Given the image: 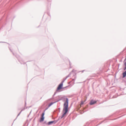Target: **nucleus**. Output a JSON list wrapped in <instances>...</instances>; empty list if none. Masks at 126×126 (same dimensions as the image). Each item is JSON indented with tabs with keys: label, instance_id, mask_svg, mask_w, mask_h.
I'll return each instance as SVG.
<instances>
[{
	"label": "nucleus",
	"instance_id": "nucleus-37",
	"mask_svg": "<svg viewBox=\"0 0 126 126\" xmlns=\"http://www.w3.org/2000/svg\"><path fill=\"white\" fill-rule=\"evenodd\" d=\"M48 15H49V16H50V15L49 14H48Z\"/></svg>",
	"mask_w": 126,
	"mask_h": 126
},
{
	"label": "nucleus",
	"instance_id": "nucleus-3",
	"mask_svg": "<svg viewBox=\"0 0 126 126\" xmlns=\"http://www.w3.org/2000/svg\"><path fill=\"white\" fill-rule=\"evenodd\" d=\"M12 53L13 55L15 56L17 59L18 61L21 64H25L26 63H24L23 60L18 55H15V54L13 52H12Z\"/></svg>",
	"mask_w": 126,
	"mask_h": 126
},
{
	"label": "nucleus",
	"instance_id": "nucleus-8",
	"mask_svg": "<svg viewBox=\"0 0 126 126\" xmlns=\"http://www.w3.org/2000/svg\"><path fill=\"white\" fill-rule=\"evenodd\" d=\"M61 117H59V118H58V119L57 120H53V121H52L53 122V124H55V123H56L58 121V120L60 119H61Z\"/></svg>",
	"mask_w": 126,
	"mask_h": 126
},
{
	"label": "nucleus",
	"instance_id": "nucleus-27",
	"mask_svg": "<svg viewBox=\"0 0 126 126\" xmlns=\"http://www.w3.org/2000/svg\"><path fill=\"white\" fill-rule=\"evenodd\" d=\"M68 86H66V87H63V88L62 89H64V88H66V87H68Z\"/></svg>",
	"mask_w": 126,
	"mask_h": 126
},
{
	"label": "nucleus",
	"instance_id": "nucleus-38",
	"mask_svg": "<svg viewBox=\"0 0 126 126\" xmlns=\"http://www.w3.org/2000/svg\"><path fill=\"white\" fill-rule=\"evenodd\" d=\"M27 107H26V109H27Z\"/></svg>",
	"mask_w": 126,
	"mask_h": 126
},
{
	"label": "nucleus",
	"instance_id": "nucleus-31",
	"mask_svg": "<svg viewBox=\"0 0 126 126\" xmlns=\"http://www.w3.org/2000/svg\"><path fill=\"white\" fill-rule=\"evenodd\" d=\"M70 68H71V66H70Z\"/></svg>",
	"mask_w": 126,
	"mask_h": 126
},
{
	"label": "nucleus",
	"instance_id": "nucleus-34",
	"mask_svg": "<svg viewBox=\"0 0 126 126\" xmlns=\"http://www.w3.org/2000/svg\"><path fill=\"white\" fill-rule=\"evenodd\" d=\"M29 115H28V117L29 116Z\"/></svg>",
	"mask_w": 126,
	"mask_h": 126
},
{
	"label": "nucleus",
	"instance_id": "nucleus-35",
	"mask_svg": "<svg viewBox=\"0 0 126 126\" xmlns=\"http://www.w3.org/2000/svg\"><path fill=\"white\" fill-rule=\"evenodd\" d=\"M84 126H86V125H84Z\"/></svg>",
	"mask_w": 126,
	"mask_h": 126
},
{
	"label": "nucleus",
	"instance_id": "nucleus-2",
	"mask_svg": "<svg viewBox=\"0 0 126 126\" xmlns=\"http://www.w3.org/2000/svg\"><path fill=\"white\" fill-rule=\"evenodd\" d=\"M63 85L62 84H60L57 87L56 91L54 92V94L53 95L52 98L54 99V97L56 94L57 93V92H61V91H60V90L62 89L63 88Z\"/></svg>",
	"mask_w": 126,
	"mask_h": 126
},
{
	"label": "nucleus",
	"instance_id": "nucleus-23",
	"mask_svg": "<svg viewBox=\"0 0 126 126\" xmlns=\"http://www.w3.org/2000/svg\"><path fill=\"white\" fill-rule=\"evenodd\" d=\"M49 107H48H48L47 108H46V109L44 110V111H45L46 110H47L49 108Z\"/></svg>",
	"mask_w": 126,
	"mask_h": 126
},
{
	"label": "nucleus",
	"instance_id": "nucleus-12",
	"mask_svg": "<svg viewBox=\"0 0 126 126\" xmlns=\"http://www.w3.org/2000/svg\"><path fill=\"white\" fill-rule=\"evenodd\" d=\"M66 79L65 78H63V80L60 83L62 84L63 85V83L64 81L66 80Z\"/></svg>",
	"mask_w": 126,
	"mask_h": 126
},
{
	"label": "nucleus",
	"instance_id": "nucleus-21",
	"mask_svg": "<svg viewBox=\"0 0 126 126\" xmlns=\"http://www.w3.org/2000/svg\"><path fill=\"white\" fill-rule=\"evenodd\" d=\"M69 62V65L70 66H71V62L70 61V60H68Z\"/></svg>",
	"mask_w": 126,
	"mask_h": 126
},
{
	"label": "nucleus",
	"instance_id": "nucleus-6",
	"mask_svg": "<svg viewBox=\"0 0 126 126\" xmlns=\"http://www.w3.org/2000/svg\"><path fill=\"white\" fill-rule=\"evenodd\" d=\"M122 79H123L126 76V70L122 73Z\"/></svg>",
	"mask_w": 126,
	"mask_h": 126
},
{
	"label": "nucleus",
	"instance_id": "nucleus-22",
	"mask_svg": "<svg viewBox=\"0 0 126 126\" xmlns=\"http://www.w3.org/2000/svg\"><path fill=\"white\" fill-rule=\"evenodd\" d=\"M75 71V70L74 69H73L71 72V73L72 72H74Z\"/></svg>",
	"mask_w": 126,
	"mask_h": 126
},
{
	"label": "nucleus",
	"instance_id": "nucleus-16",
	"mask_svg": "<svg viewBox=\"0 0 126 126\" xmlns=\"http://www.w3.org/2000/svg\"><path fill=\"white\" fill-rule=\"evenodd\" d=\"M57 112H60V108H58V109L57 110Z\"/></svg>",
	"mask_w": 126,
	"mask_h": 126
},
{
	"label": "nucleus",
	"instance_id": "nucleus-14",
	"mask_svg": "<svg viewBox=\"0 0 126 126\" xmlns=\"http://www.w3.org/2000/svg\"><path fill=\"white\" fill-rule=\"evenodd\" d=\"M21 112H22L21 111L17 115V116L16 117V118L14 120V121H15L17 119V118L20 115V113H21Z\"/></svg>",
	"mask_w": 126,
	"mask_h": 126
},
{
	"label": "nucleus",
	"instance_id": "nucleus-33",
	"mask_svg": "<svg viewBox=\"0 0 126 126\" xmlns=\"http://www.w3.org/2000/svg\"><path fill=\"white\" fill-rule=\"evenodd\" d=\"M119 65H120V64H118V67L119 66Z\"/></svg>",
	"mask_w": 126,
	"mask_h": 126
},
{
	"label": "nucleus",
	"instance_id": "nucleus-15",
	"mask_svg": "<svg viewBox=\"0 0 126 126\" xmlns=\"http://www.w3.org/2000/svg\"><path fill=\"white\" fill-rule=\"evenodd\" d=\"M45 112L44 111L42 113L41 115V116L42 117H44V115L45 114Z\"/></svg>",
	"mask_w": 126,
	"mask_h": 126
},
{
	"label": "nucleus",
	"instance_id": "nucleus-19",
	"mask_svg": "<svg viewBox=\"0 0 126 126\" xmlns=\"http://www.w3.org/2000/svg\"><path fill=\"white\" fill-rule=\"evenodd\" d=\"M60 101V100L59 99H57L56 100V101L54 102V103H56L57 102H59Z\"/></svg>",
	"mask_w": 126,
	"mask_h": 126
},
{
	"label": "nucleus",
	"instance_id": "nucleus-20",
	"mask_svg": "<svg viewBox=\"0 0 126 126\" xmlns=\"http://www.w3.org/2000/svg\"><path fill=\"white\" fill-rule=\"evenodd\" d=\"M47 122L46 121H45L43 122V124H45L46 125H47Z\"/></svg>",
	"mask_w": 126,
	"mask_h": 126
},
{
	"label": "nucleus",
	"instance_id": "nucleus-18",
	"mask_svg": "<svg viewBox=\"0 0 126 126\" xmlns=\"http://www.w3.org/2000/svg\"><path fill=\"white\" fill-rule=\"evenodd\" d=\"M71 72H70L69 74L67 76H66L65 78L67 79L68 77H69V76L71 75Z\"/></svg>",
	"mask_w": 126,
	"mask_h": 126
},
{
	"label": "nucleus",
	"instance_id": "nucleus-32",
	"mask_svg": "<svg viewBox=\"0 0 126 126\" xmlns=\"http://www.w3.org/2000/svg\"><path fill=\"white\" fill-rule=\"evenodd\" d=\"M84 71V70H83V71H82V72H83V71Z\"/></svg>",
	"mask_w": 126,
	"mask_h": 126
},
{
	"label": "nucleus",
	"instance_id": "nucleus-9",
	"mask_svg": "<svg viewBox=\"0 0 126 126\" xmlns=\"http://www.w3.org/2000/svg\"><path fill=\"white\" fill-rule=\"evenodd\" d=\"M53 122L52 121H50L48 122L47 124V125H50L52 124H53Z\"/></svg>",
	"mask_w": 126,
	"mask_h": 126
},
{
	"label": "nucleus",
	"instance_id": "nucleus-17",
	"mask_svg": "<svg viewBox=\"0 0 126 126\" xmlns=\"http://www.w3.org/2000/svg\"><path fill=\"white\" fill-rule=\"evenodd\" d=\"M86 99L84 101H82L81 103V105H82L83 104L84 102L86 101Z\"/></svg>",
	"mask_w": 126,
	"mask_h": 126
},
{
	"label": "nucleus",
	"instance_id": "nucleus-11",
	"mask_svg": "<svg viewBox=\"0 0 126 126\" xmlns=\"http://www.w3.org/2000/svg\"><path fill=\"white\" fill-rule=\"evenodd\" d=\"M55 103L54 102H51L48 105V107H50V106H51L53 104Z\"/></svg>",
	"mask_w": 126,
	"mask_h": 126
},
{
	"label": "nucleus",
	"instance_id": "nucleus-39",
	"mask_svg": "<svg viewBox=\"0 0 126 126\" xmlns=\"http://www.w3.org/2000/svg\"><path fill=\"white\" fill-rule=\"evenodd\" d=\"M35 119V118H34V120Z\"/></svg>",
	"mask_w": 126,
	"mask_h": 126
},
{
	"label": "nucleus",
	"instance_id": "nucleus-13",
	"mask_svg": "<svg viewBox=\"0 0 126 126\" xmlns=\"http://www.w3.org/2000/svg\"><path fill=\"white\" fill-rule=\"evenodd\" d=\"M124 65H125V67L124 68V70H126V61L124 63Z\"/></svg>",
	"mask_w": 126,
	"mask_h": 126
},
{
	"label": "nucleus",
	"instance_id": "nucleus-10",
	"mask_svg": "<svg viewBox=\"0 0 126 126\" xmlns=\"http://www.w3.org/2000/svg\"><path fill=\"white\" fill-rule=\"evenodd\" d=\"M76 74H77L76 73H75V74H73V76L75 77V78L74 79H72V80L74 81H75V80H76Z\"/></svg>",
	"mask_w": 126,
	"mask_h": 126
},
{
	"label": "nucleus",
	"instance_id": "nucleus-25",
	"mask_svg": "<svg viewBox=\"0 0 126 126\" xmlns=\"http://www.w3.org/2000/svg\"><path fill=\"white\" fill-rule=\"evenodd\" d=\"M0 43H6V42H0ZM8 44H9V45H10V44L9 43H8Z\"/></svg>",
	"mask_w": 126,
	"mask_h": 126
},
{
	"label": "nucleus",
	"instance_id": "nucleus-36",
	"mask_svg": "<svg viewBox=\"0 0 126 126\" xmlns=\"http://www.w3.org/2000/svg\"><path fill=\"white\" fill-rule=\"evenodd\" d=\"M31 112H30V114L31 113Z\"/></svg>",
	"mask_w": 126,
	"mask_h": 126
},
{
	"label": "nucleus",
	"instance_id": "nucleus-30",
	"mask_svg": "<svg viewBox=\"0 0 126 126\" xmlns=\"http://www.w3.org/2000/svg\"><path fill=\"white\" fill-rule=\"evenodd\" d=\"M26 105V101H25V106Z\"/></svg>",
	"mask_w": 126,
	"mask_h": 126
},
{
	"label": "nucleus",
	"instance_id": "nucleus-4",
	"mask_svg": "<svg viewBox=\"0 0 126 126\" xmlns=\"http://www.w3.org/2000/svg\"><path fill=\"white\" fill-rule=\"evenodd\" d=\"M47 1L49 2L48 3L47 6V8L48 10H49L50 8L51 3L50 2L51 1V0H47Z\"/></svg>",
	"mask_w": 126,
	"mask_h": 126
},
{
	"label": "nucleus",
	"instance_id": "nucleus-5",
	"mask_svg": "<svg viewBox=\"0 0 126 126\" xmlns=\"http://www.w3.org/2000/svg\"><path fill=\"white\" fill-rule=\"evenodd\" d=\"M96 103V101L93 100H92L90 101L89 104L90 105H93Z\"/></svg>",
	"mask_w": 126,
	"mask_h": 126
},
{
	"label": "nucleus",
	"instance_id": "nucleus-24",
	"mask_svg": "<svg viewBox=\"0 0 126 126\" xmlns=\"http://www.w3.org/2000/svg\"><path fill=\"white\" fill-rule=\"evenodd\" d=\"M126 49V47L122 51V52H123Z\"/></svg>",
	"mask_w": 126,
	"mask_h": 126
},
{
	"label": "nucleus",
	"instance_id": "nucleus-29",
	"mask_svg": "<svg viewBox=\"0 0 126 126\" xmlns=\"http://www.w3.org/2000/svg\"><path fill=\"white\" fill-rule=\"evenodd\" d=\"M126 61V58H125L124 61L123 62H125Z\"/></svg>",
	"mask_w": 126,
	"mask_h": 126
},
{
	"label": "nucleus",
	"instance_id": "nucleus-7",
	"mask_svg": "<svg viewBox=\"0 0 126 126\" xmlns=\"http://www.w3.org/2000/svg\"><path fill=\"white\" fill-rule=\"evenodd\" d=\"M45 119V117H42L41 116V117L40 118V120H39V122H43L44 120Z\"/></svg>",
	"mask_w": 126,
	"mask_h": 126
},
{
	"label": "nucleus",
	"instance_id": "nucleus-28",
	"mask_svg": "<svg viewBox=\"0 0 126 126\" xmlns=\"http://www.w3.org/2000/svg\"><path fill=\"white\" fill-rule=\"evenodd\" d=\"M9 48L10 49V51L11 52H12V50L11 49V48L9 47Z\"/></svg>",
	"mask_w": 126,
	"mask_h": 126
},
{
	"label": "nucleus",
	"instance_id": "nucleus-26",
	"mask_svg": "<svg viewBox=\"0 0 126 126\" xmlns=\"http://www.w3.org/2000/svg\"><path fill=\"white\" fill-rule=\"evenodd\" d=\"M25 108H24L23 109H22L21 110V112L22 111H23L24 110H25Z\"/></svg>",
	"mask_w": 126,
	"mask_h": 126
},
{
	"label": "nucleus",
	"instance_id": "nucleus-1",
	"mask_svg": "<svg viewBox=\"0 0 126 126\" xmlns=\"http://www.w3.org/2000/svg\"><path fill=\"white\" fill-rule=\"evenodd\" d=\"M60 100H63V101H65L63 104V108L62 111L63 114L61 116V119L63 118L69 111L68 108L69 100L65 95L62 96L61 95H59L57 97Z\"/></svg>",
	"mask_w": 126,
	"mask_h": 126
}]
</instances>
